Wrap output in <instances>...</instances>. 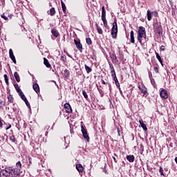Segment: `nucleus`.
<instances>
[{
    "instance_id": "obj_1",
    "label": "nucleus",
    "mask_w": 177,
    "mask_h": 177,
    "mask_svg": "<svg viewBox=\"0 0 177 177\" xmlns=\"http://www.w3.org/2000/svg\"><path fill=\"white\" fill-rule=\"evenodd\" d=\"M146 37V28L143 26H140L138 30V41L142 44V38Z\"/></svg>"
},
{
    "instance_id": "obj_2",
    "label": "nucleus",
    "mask_w": 177,
    "mask_h": 177,
    "mask_svg": "<svg viewBox=\"0 0 177 177\" xmlns=\"http://www.w3.org/2000/svg\"><path fill=\"white\" fill-rule=\"evenodd\" d=\"M118 32V26L117 25V19H114L113 26L111 28V37L113 39L117 38V34Z\"/></svg>"
},
{
    "instance_id": "obj_3",
    "label": "nucleus",
    "mask_w": 177,
    "mask_h": 177,
    "mask_svg": "<svg viewBox=\"0 0 177 177\" xmlns=\"http://www.w3.org/2000/svg\"><path fill=\"white\" fill-rule=\"evenodd\" d=\"M153 27L156 35H157V37H161V34H162V26L157 22L154 24Z\"/></svg>"
},
{
    "instance_id": "obj_4",
    "label": "nucleus",
    "mask_w": 177,
    "mask_h": 177,
    "mask_svg": "<svg viewBox=\"0 0 177 177\" xmlns=\"http://www.w3.org/2000/svg\"><path fill=\"white\" fill-rule=\"evenodd\" d=\"M10 169V174H9V177H17L19 175H20V169H16V168H12L9 167Z\"/></svg>"
},
{
    "instance_id": "obj_5",
    "label": "nucleus",
    "mask_w": 177,
    "mask_h": 177,
    "mask_svg": "<svg viewBox=\"0 0 177 177\" xmlns=\"http://www.w3.org/2000/svg\"><path fill=\"white\" fill-rule=\"evenodd\" d=\"M152 16H154V17H158V12L157 11H150V10H148L147 11V17L148 21H151Z\"/></svg>"
},
{
    "instance_id": "obj_6",
    "label": "nucleus",
    "mask_w": 177,
    "mask_h": 177,
    "mask_svg": "<svg viewBox=\"0 0 177 177\" xmlns=\"http://www.w3.org/2000/svg\"><path fill=\"white\" fill-rule=\"evenodd\" d=\"M81 124H81V131H82L83 137L84 138V139H86V140H87V142H89V135L88 134V131L82 124H84L82 122H81Z\"/></svg>"
},
{
    "instance_id": "obj_7",
    "label": "nucleus",
    "mask_w": 177,
    "mask_h": 177,
    "mask_svg": "<svg viewBox=\"0 0 177 177\" xmlns=\"http://www.w3.org/2000/svg\"><path fill=\"white\" fill-rule=\"evenodd\" d=\"M101 19L102 20L104 27H106V26H107V19H106V10L104 9V6L102 7Z\"/></svg>"
},
{
    "instance_id": "obj_8",
    "label": "nucleus",
    "mask_w": 177,
    "mask_h": 177,
    "mask_svg": "<svg viewBox=\"0 0 177 177\" xmlns=\"http://www.w3.org/2000/svg\"><path fill=\"white\" fill-rule=\"evenodd\" d=\"M10 174V169L9 167H6L5 169H2L0 171V177H8Z\"/></svg>"
},
{
    "instance_id": "obj_9",
    "label": "nucleus",
    "mask_w": 177,
    "mask_h": 177,
    "mask_svg": "<svg viewBox=\"0 0 177 177\" xmlns=\"http://www.w3.org/2000/svg\"><path fill=\"white\" fill-rule=\"evenodd\" d=\"M110 57L113 64H117L118 63V59H117V55H115V53H110Z\"/></svg>"
},
{
    "instance_id": "obj_10",
    "label": "nucleus",
    "mask_w": 177,
    "mask_h": 177,
    "mask_svg": "<svg viewBox=\"0 0 177 177\" xmlns=\"http://www.w3.org/2000/svg\"><path fill=\"white\" fill-rule=\"evenodd\" d=\"M160 97L162 99H168V93H167V90L162 89L160 92Z\"/></svg>"
},
{
    "instance_id": "obj_11",
    "label": "nucleus",
    "mask_w": 177,
    "mask_h": 177,
    "mask_svg": "<svg viewBox=\"0 0 177 177\" xmlns=\"http://www.w3.org/2000/svg\"><path fill=\"white\" fill-rule=\"evenodd\" d=\"M9 55L11 60H12L13 63L16 64V57H15V54H13V50H12V48L9 50Z\"/></svg>"
},
{
    "instance_id": "obj_12",
    "label": "nucleus",
    "mask_w": 177,
    "mask_h": 177,
    "mask_svg": "<svg viewBox=\"0 0 177 177\" xmlns=\"http://www.w3.org/2000/svg\"><path fill=\"white\" fill-rule=\"evenodd\" d=\"M138 89H140L141 93H143L144 95H147V88L145 86H140V84L138 85Z\"/></svg>"
},
{
    "instance_id": "obj_13",
    "label": "nucleus",
    "mask_w": 177,
    "mask_h": 177,
    "mask_svg": "<svg viewBox=\"0 0 177 177\" xmlns=\"http://www.w3.org/2000/svg\"><path fill=\"white\" fill-rule=\"evenodd\" d=\"M74 42H75V44L77 48L79 50H82V44H81V42H80V41H78L77 39H75Z\"/></svg>"
},
{
    "instance_id": "obj_14",
    "label": "nucleus",
    "mask_w": 177,
    "mask_h": 177,
    "mask_svg": "<svg viewBox=\"0 0 177 177\" xmlns=\"http://www.w3.org/2000/svg\"><path fill=\"white\" fill-rule=\"evenodd\" d=\"M64 109L66 113H71V111H73V109H71V106L68 103H66L64 104Z\"/></svg>"
},
{
    "instance_id": "obj_15",
    "label": "nucleus",
    "mask_w": 177,
    "mask_h": 177,
    "mask_svg": "<svg viewBox=\"0 0 177 177\" xmlns=\"http://www.w3.org/2000/svg\"><path fill=\"white\" fill-rule=\"evenodd\" d=\"M140 124L141 125V127L142 128V129L144 131H147V126H146V124H145V122H143V120H139Z\"/></svg>"
},
{
    "instance_id": "obj_16",
    "label": "nucleus",
    "mask_w": 177,
    "mask_h": 177,
    "mask_svg": "<svg viewBox=\"0 0 177 177\" xmlns=\"http://www.w3.org/2000/svg\"><path fill=\"white\" fill-rule=\"evenodd\" d=\"M62 74L65 78H68L70 77V71L68 70L65 69L62 71Z\"/></svg>"
},
{
    "instance_id": "obj_17",
    "label": "nucleus",
    "mask_w": 177,
    "mask_h": 177,
    "mask_svg": "<svg viewBox=\"0 0 177 177\" xmlns=\"http://www.w3.org/2000/svg\"><path fill=\"white\" fill-rule=\"evenodd\" d=\"M127 160H128L129 162H133V161H135V156L133 155L127 156Z\"/></svg>"
},
{
    "instance_id": "obj_18",
    "label": "nucleus",
    "mask_w": 177,
    "mask_h": 177,
    "mask_svg": "<svg viewBox=\"0 0 177 177\" xmlns=\"http://www.w3.org/2000/svg\"><path fill=\"white\" fill-rule=\"evenodd\" d=\"M32 88L36 93H39V86L38 84H33Z\"/></svg>"
},
{
    "instance_id": "obj_19",
    "label": "nucleus",
    "mask_w": 177,
    "mask_h": 177,
    "mask_svg": "<svg viewBox=\"0 0 177 177\" xmlns=\"http://www.w3.org/2000/svg\"><path fill=\"white\" fill-rule=\"evenodd\" d=\"M76 169L78 172H82L84 171V167H82V165L81 164H77L76 165Z\"/></svg>"
},
{
    "instance_id": "obj_20",
    "label": "nucleus",
    "mask_w": 177,
    "mask_h": 177,
    "mask_svg": "<svg viewBox=\"0 0 177 177\" xmlns=\"http://www.w3.org/2000/svg\"><path fill=\"white\" fill-rule=\"evenodd\" d=\"M130 38L131 44H135V36L133 33V30H131L130 32Z\"/></svg>"
},
{
    "instance_id": "obj_21",
    "label": "nucleus",
    "mask_w": 177,
    "mask_h": 177,
    "mask_svg": "<svg viewBox=\"0 0 177 177\" xmlns=\"http://www.w3.org/2000/svg\"><path fill=\"white\" fill-rule=\"evenodd\" d=\"M51 32H52L53 35H54V37H55V38H57L59 37V32H57V30H56V29H53L51 30Z\"/></svg>"
},
{
    "instance_id": "obj_22",
    "label": "nucleus",
    "mask_w": 177,
    "mask_h": 177,
    "mask_svg": "<svg viewBox=\"0 0 177 177\" xmlns=\"http://www.w3.org/2000/svg\"><path fill=\"white\" fill-rule=\"evenodd\" d=\"M14 77L17 81V82H20V76L17 72H15Z\"/></svg>"
},
{
    "instance_id": "obj_23",
    "label": "nucleus",
    "mask_w": 177,
    "mask_h": 177,
    "mask_svg": "<svg viewBox=\"0 0 177 177\" xmlns=\"http://www.w3.org/2000/svg\"><path fill=\"white\" fill-rule=\"evenodd\" d=\"M14 86H15V88L17 92L19 94L22 93L23 91H21V89H20V87H19V84H14Z\"/></svg>"
},
{
    "instance_id": "obj_24",
    "label": "nucleus",
    "mask_w": 177,
    "mask_h": 177,
    "mask_svg": "<svg viewBox=\"0 0 177 177\" xmlns=\"http://www.w3.org/2000/svg\"><path fill=\"white\" fill-rule=\"evenodd\" d=\"M44 64H45L48 68H50V64H49V62L46 58H44Z\"/></svg>"
},
{
    "instance_id": "obj_25",
    "label": "nucleus",
    "mask_w": 177,
    "mask_h": 177,
    "mask_svg": "<svg viewBox=\"0 0 177 177\" xmlns=\"http://www.w3.org/2000/svg\"><path fill=\"white\" fill-rule=\"evenodd\" d=\"M156 59H158V62L162 66V59H161V56H160V54H158V53H156Z\"/></svg>"
},
{
    "instance_id": "obj_26",
    "label": "nucleus",
    "mask_w": 177,
    "mask_h": 177,
    "mask_svg": "<svg viewBox=\"0 0 177 177\" xmlns=\"http://www.w3.org/2000/svg\"><path fill=\"white\" fill-rule=\"evenodd\" d=\"M61 5H62L63 12H66V4L64 3V2H63V1H61Z\"/></svg>"
},
{
    "instance_id": "obj_27",
    "label": "nucleus",
    "mask_w": 177,
    "mask_h": 177,
    "mask_svg": "<svg viewBox=\"0 0 177 177\" xmlns=\"http://www.w3.org/2000/svg\"><path fill=\"white\" fill-rule=\"evenodd\" d=\"M56 11L55 10V8H52L50 9V16H55Z\"/></svg>"
},
{
    "instance_id": "obj_28",
    "label": "nucleus",
    "mask_w": 177,
    "mask_h": 177,
    "mask_svg": "<svg viewBox=\"0 0 177 177\" xmlns=\"http://www.w3.org/2000/svg\"><path fill=\"white\" fill-rule=\"evenodd\" d=\"M3 77H4L6 84L7 85H9V79L8 78V75L5 74V75H3Z\"/></svg>"
},
{
    "instance_id": "obj_29",
    "label": "nucleus",
    "mask_w": 177,
    "mask_h": 177,
    "mask_svg": "<svg viewBox=\"0 0 177 177\" xmlns=\"http://www.w3.org/2000/svg\"><path fill=\"white\" fill-rule=\"evenodd\" d=\"M19 96H21V98L22 99V100H24V102L27 101V98L26 97V95H24V93H19Z\"/></svg>"
},
{
    "instance_id": "obj_30",
    "label": "nucleus",
    "mask_w": 177,
    "mask_h": 177,
    "mask_svg": "<svg viewBox=\"0 0 177 177\" xmlns=\"http://www.w3.org/2000/svg\"><path fill=\"white\" fill-rule=\"evenodd\" d=\"M17 169H21V162L19 161L16 164Z\"/></svg>"
},
{
    "instance_id": "obj_31",
    "label": "nucleus",
    "mask_w": 177,
    "mask_h": 177,
    "mask_svg": "<svg viewBox=\"0 0 177 177\" xmlns=\"http://www.w3.org/2000/svg\"><path fill=\"white\" fill-rule=\"evenodd\" d=\"M97 31L98 34H103V30H102V28H100L99 26H97Z\"/></svg>"
},
{
    "instance_id": "obj_32",
    "label": "nucleus",
    "mask_w": 177,
    "mask_h": 177,
    "mask_svg": "<svg viewBox=\"0 0 177 177\" xmlns=\"http://www.w3.org/2000/svg\"><path fill=\"white\" fill-rule=\"evenodd\" d=\"M150 80H151V85H153V86L156 88V80H154V79L153 78H151Z\"/></svg>"
},
{
    "instance_id": "obj_33",
    "label": "nucleus",
    "mask_w": 177,
    "mask_h": 177,
    "mask_svg": "<svg viewBox=\"0 0 177 177\" xmlns=\"http://www.w3.org/2000/svg\"><path fill=\"white\" fill-rule=\"evenodd\" d=\"M159 172H160V175H162V176H165V175H164V169H162V167H160Z\"/></svg>"
},
{
    "instance_id": "obj_34",
    "label": "nucleus",
    "mask_w": 177,
    "mask_h": 177,
    "mask_svg": "<svg viewBox=\"0 0 177 177\" xmlns=\"http://www.w3.org/2000/svg\"><path fill=\"white\" fill-rule=\"evenodd\" d=\"M108 63H109V68H110V70H111H111H114V66H113V64H111V62L108 61Z\"/></svg>"
},
{
    "instance_id": "obj_35",
    "label": "nucleus",
    "mask_w": 177,
    "mask_h": 177,
    "mask_svg": "<svg viewBox=\"0 0 177 177\" xmlns=\"http://www.w3.org/2000/svg\"><path fill=\"white\" fill-rule=\"evenodd\" d=\"M2 122H5V121L0 117V128H3V124Z\"/></svg>"
},
{
    "instance_id": "obj_36",
    "label": "nucleus",
    "mask_w": 177,
    "mask_h": 177,
    "mask_svg": "<svg viewBox=\"0 0 177 177\" xmlns=\"http://www.w3.org/2000/svg\"><path fill=\"white\" fill-rule=\"evenodd\" d=\"M82 93L84 97H85V99H88V94H86V91H85L84 90L82 91Z\"/></svg>"
},
{
    "instance_id": "obj_37",
    "label": "nucleus",
    "mask_w": 177,
    "mask_h": 177,
    "mask_svg": "<svg viewBox=\"0 0 177 177\" xmlns=\"http://www.w3.org/2000/svg\"><path fill=\"white\" fill-rule=\"evenodd\" d=\"M1 19H3L4 20H8V17L6 15H5V13L1 15Z\"/></svg>"
},
{
    "instance_id": "obj_38",
    "label": "nucleus",
    "mask_w": 177,
    "mask_h": 177,
    "mask_svg": "<svg viewBox=\"0 0 177 177\" xmlns=\"http://www.w3.org/2000/svg\"><path fill=\"white\" fill-rule=\"evenodd\" d=\"M8 99V102H10V103H13V97L9 96Z\"/></svg>"
},
{
    "instance_id": "obj_39",
    "label": "nucleus",
    "mask_w": 177,
    "mask_h": 177,
    "mask_svg": "<svg viewBox=\"0 0 177 177\" xmlns=\"http://www.w3.org/2000/svg\"><path fill=\"white\" fill-rule=\"evenodd\" d=\"M111 76L112 75H115V69H113L111 71Z\"/></svg>"
},
{
    "instance_id": "obj_40",
    "label": "nucleus",
    "mask_w": 177,
    "mask_h": 177,
    "mask_svg": "<svg viewBox=\"0 0 177 177\" xmlns=\"http://www.w3.org/2000/svg\"><path fill=\"white\" fill-rule=\"evenodd\" d=\"M118 89H119L121 96H122V97H124V99L125 97L124 96V94L122 93V91L121 90V88H119Z\"/></svg>"
},
{
    "instance_id": "obj_41",
    "label": "nucleus",
    "mask_w": 177,
    "mask_h": 177,
    "mask_svg": "<svg viewBox=\"0 0 177 177\" xmlns=\"http://www.w3.org/2000/svg\"><path fill=\"white\" fill-rule=\"evenodd\" d=\"M111 77H112L113 81H115L116 80H118L117 75H113Z\"/></svg>"
},
{
    "instance_id": "obj_42",
    "label": "nucleus",
    "mask_w": 177,
    "mask_h": 177,
    "mask_svg": "<svg viewBox=\"0 0 177 177\" xmlns=\"http://www.w3.org/2000/svg\"><path fill=\"white\" fill-rule=\"evenodd\" d=\"M24 102L26 103L27 107H30V102H28V100H26V101L25 100Z\"/></svg>"
},
{
    "instance_id": "obj_43",
    "label": "nucleus",
    "mask_w": 177,
    "mask_h": 177,
    "mask_svg": "<svg viewBox=\"0 0 177 177\" xmlns=\"http://www.w3.org/2000/svg\"><path fill=\"white\" fill-rule=\"evenodd\" d=\"M85 68H86V71L88 73H89V66L85 65Z\"/></svg>"
},
{
    "instance_id": "obj_44",
    "label": "nucleus",
    "mask_w": 177,
    "mask_h": 177,
    "mask_svg": "<svg viewBox=\"0 0 177 177\" xmlns=\"http://www.w3.org/2000/svg\"><path fill=\"white\" fill-rule=\"evenodd\" d=\"M10 140H12V142H16V138H15V137L12 136L10 137Z\"/></svg>"
},
{
    "instance_id": "obj_45",
    "label": "nucleus",
    "mask_w": 177,
    "mask_h": 177,
    "mask_svg": "<svg viewBox=\"0 0 177 177\" xmlns=\"http://www.w3.org/2000/svg\"><path fill=\"white\" fill-rule=\"evenodd\" d=\"M115 85H116V86H117V88H118V89H120V88H121V87H120V82H116V83H115Z\"/></svg>"
},
{
    "instance_id": "obj_46",
    "label": "nucleus",
    "mask_w": 177,
    "mask_h": 177,
    "mask_svg": "<svg viewBox=\"0 0 177 177\" xmlns=\"http://www.w3.org/2000/svg\"><path fill=\"white\" fill-rule=\"evenodd\" d=\"M8 127L6 129V131H8V129H10V128H12V124H8Z\"/></svg>"
},
{
    "instance_id": "obj_47",
    "label": "nucleus",
    "mask_w": 177,
    "mask_h": 177,
    "mask_svg": "<svg viewBox=\"0 0 177 177\" xmlns=\"http://www.w3.org/2000/svg\"><path fill=\"white\" fill-rule=\"evenodd\" d=\"M160 49V50H165V48L164 46H161Z\"/></svg>"
},
{
    "instance_id": "obj_48",
    "label": "nucleus",
    "mask_w": 177,
    "mask_h": 177,
    "mask_svg": "<svg viewBox=\"0 0 177 177\" xmlns=\"http://www.w3.org/2000/svg\"><path fill=\"white\" fill-rule=\"evenodd\" d=\"M153 70H154V71H155L156 73H158V68L154 67V68H153Z\"/></svg>"
},
{
    "instance_id": "obj_49",
    "label": "nucleus",
    "mask_w": 177,
    "mask_h": 177,
    "mask_svg": "<svg viewBox=\"0 0 177 177\" xmlns=\"http://www.w3.org/2000/svg\"><path fill=\"white\" fill-rule=\"evenodd\" d=\"M108 86L109 88L110 92H111V84H110V83L108 84Z\"/></svg>"
},
{
    "instance_id": "obj_50",
    "label": "nucleus",
    "mask_w": 177,
    "mask_h": 177,
    "mask_svg": "<svg viewBox=\"0 0 177 177\" xmlns=\"http://www.w3.org/2000/svg\"><path fill=\"white\" fill-rule=\"evenodd\" d=\"M86 44H87L88 45H89V38H88V37H87V38L86 39Z\"/></svg>"
},
{
    "instance_id": "obj_51",
    "label": "nucleus",
    "mask_w": 177,
    "mask_h": 177,
    "mask_svg": "<svg viewBox=\"0 0 177 177\" xmlns=\"http://www.w3.org/2000/svg\"><path fill=\"white\" fill-rule=\"evenodd\" d=\"M102 84H103L104 85L107 84V82H106L104 80H102Z\"/></svg>"
},
{
    "instance_id": "obj_52",
    "label": "nucleus",
    "mask_w": 177,
    "mask_h": 177,
    "mask_svg": "<svg viewBox=\"0 0 177 177\" xmlns=\"http://www.w3.org/2000/svg\"><path fill=\"white\" fill-rule=\"evenodd\" d=\"M152 75H153L151 74V73L149 72V79H150V80H151Z\"/></svg>"
},
{
    "instance_id": "obj_53",
    "label": "nucleus",
    "mask_w": 177,
    "mask_h": 177,
    "mask_svg": "<svg viewBox=\"0 0 177 177\" xmlns=\"http://www.w3.org/2000/svg\"><path fill=\"white\" fill-rule=\"evenodd\" d=\"M8 17H9V19H12V17H13V15H12V14L8 15Z\"/></svg>"
},
{
    "instance_id": "obj_54",
    "label": "nucleus",
    "mask_w": 177,
    "mask_h": 177,
    "mask_svg": "<svg viewBox=\"0 0 177 177\" xmlns=\"http://www.w3.org/2000/svg\"><path fill=\"white\" fill-rule=\"evenodd\" d=\"M112 158H113V160L115 161V162H117V159H115V157L113 156Z\"/></svg>"
},
{
    "instance_id": "obj_55",
    "label": "nucleus",
    "mask_w": 177,
    "mask_h": 177,
    "mask_svg": "<svg viewBox=\"0 0 177 177\" xmlns=\"http://www.w3.org/2000/svg\"><path fill=\"white\" fill-rule=\"evenodd\" d=\"M92 44V40L91 39H89V45Z\"/></svg>"
},
{
    "instance_id": "obj_56",
    "label": "nucleus",
    "mask_w": 177,
    "mask_h": 177,
    "mask_svg": "<svg viewBox=\"0 0 177 177\" xmlns=\"http://www.w3.org/2000/svg\"><path fill=\"white\" fill-rule=\"evenodd\" d=\"M115 82V84H116L117 82H118V79H116L115 80H113Z\"/></svg>"
},
{
    "instance_id": "obj_57",
    "label": "nucleus",
    "mask_w": 177,
    "mask_h": 177,
    "mask_svg": "<svg viewBox=\"0 0 177 177\" xmlns=\"http://www.w3.org/2000/svg\"><path fill=\"white\" fill-rule=\"evenodd\" d=\"M29 162L31 164V158H29Z\"/></svg>"
},
{
    "instance_id": "obj_58",
    "label": "nucleus",
    "mask_w": 177,
    "mask_h": 177,
    "mask_svg": "<svg viewBox=\"0 0 177 177\" xmlns=\"http://www.w3.org/2000/svg\"><path fill=\"white\" fill-rule=\"evenodd\" d=\"M91 71H92V68H89V73H91Z\"/></svg>"
},
{
    "instance_id": "obj_59",
    "label": "nucleus",
    "mask_w": 177,
    "mask_h": 177,
    "mask_svg": "<svg viewBox=\"0 0 177 177\" xmlns=\"http://www.w3.org/2000/svg\"><path fill=\"white\" fill-rule=\"evenodd\" d=\"M62 59H64V57L63 56H62Z\"/></svg>"
}]
</instances>
